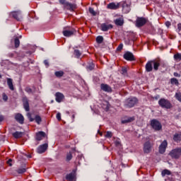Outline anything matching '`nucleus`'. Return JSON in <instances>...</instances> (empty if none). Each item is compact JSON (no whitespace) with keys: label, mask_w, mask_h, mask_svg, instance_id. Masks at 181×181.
Here are the masks:
<instances>
[{"label":"nucleus","mask_w":181,"mask_h":181,"mask_svg":"<svg viewBox=\"0 0 181 181\" xmlns=\"http://www.w3.org/2000/svg\"><path fill=\"white\" fill-rule=\"evenodd\" d=\"M158 105L161 108H166V110H170L173 107L170 101L165 98L160 99L158 100Z\"/></svg>","instance_id":"1"},{"label":"nucleus","mask_w":181,"mask_h":181,"mask_svg":"<svg viewBox=\"0 0 181 181\" xmlns=\"http://www.w3.org/2000/svg\"><path fill=\"white\" fill-rule=\"evenodd\" d=\"M138 104V99L136 98H129L124 101V107L127 108H132Z\"/></svg>","instance_id":"2"},{"label":"nucleus","mask_w":181,"mask_h":181,"mask_svg":"<svg viewBox=\"0 0 181 181\" xmlns=\"http://www.w3.org/2000/svg\"><path fill=\"white\" fill-rule=\"evenodd\" d=\"M18 163L21 165L20 168H17L14 173L16 175L23 174V156L22 155H18L17 157Z\"/></svg>","instance_id":"3"},{"label":"nucleus","mask_w":181,"mask_h":181,"mask_svg":"<svg viewBox=\"0 0 181 181\" xmlns=\"http://www.w3.org/2000/svg\"><path fill=\"white\" fill-rule=\"evenodd\" d=\"M120 6L122 8V12L124 13H129L131 11V2L128 1H123L119 2Z\"/></svg>","instance_id":"4"},{"label":"nucleus","mask_w":181,"mask_h":181,"mask_svg":"<svg viewBox=\"0 0 181 181\" xmlns=\"http://www.w3.org/2000/svg\"><path fill=\"white\" fill-rule=\"evenodd\" d=\"M168 155L172 159H179L181 157V148L173 149Z\"/></svg>","instance_id":"5"},{"label":"nucleus","mask_w":181,"mask_h":181,"mask_svg":"<svg viewBox=\"0 0 181 181\" xmlns=\"http://www.w3.org/2000/svg\"><path fill=\"white\" fill-rule=\"evenodd\" d=\"M76 33V29L71 27H64L62 33L65 37H70Z\"/></svg>","instance_id":"6"},{"label":"nucleus","mask_w":181,"mask_h":181,"mask_svg":"<svg viewBox=\"0 0 181 181\" xmlns=\"http://www.w3.org/2000/svg\"><path fill=\"white\" fill-rule=\"evenodd\" d=\"M151 127L154 131H160V129H162V124L156 119H153L151 121Z\"/></svg>","instance_id":"7"},{"label":"nucleus","mask_w":181,"mask_h":181,"mask_svg":"<svg viewBox=\"0 0 181 181\" xmlns=\"http://www.w3.org/2000/svg\"><path fill=\"white\" fill-rule=\"evenodd\" d=\"M152 148H153V143L150 141H147L144 143L143 151L144 153H151L152 152Z\"/></svg>","instance_id":"8"},{"label":"nucleus","mask_w":181,"mask_h":181,"mask_svg":"<svg viewBox=\"0 0 181 181\" xmlns=\"http://www.w3.org/2000/svg\"><path fill=\"white\" fill-rule=\"evenodd\" d=\"M146 22H148V19L144 17H138L136 21V26L137 28H142V26L146 24Z\"/></svg>","instance_id":"9"},{"label":"nucleus","mask_w":181,"mask_h":181,"mask_svg":"<svg viewBox=\"0 0 181 181\" xmlns=\"http://www.w3.org/2000/svg\"><path fill=\"white\" fill-rule=\"evenodd\" d=\"M11 46H14L16 49H18L19 46H21V41L19 40V38L18 36L14 35L12 39L11 40Z\"/></svg>","instance_id":"10"},{"label":"nucleus","mask_w":181,"mask_h":181,"mask_svg":"<svg viewBox=\"0 0 181 181\" xmlns=\"http://www.w3.org/2000/svg\"><path fill=\"white\" fill-rule=\"evenodd\" d=\"M168 148V141L164 140L158 147L159 153H165Z\"/></svg>","instance_id":"11"},{"label":"nucleus","mask_w":181,"mask_h":181,"mask_svg":"<svg viewBox=\"0 0 181 181\" xmlns=\"http://www.w3.org/2000/svg\"><path fill=\"white\" fill-rule=\"evenodd\" d=\"M123 57L125 60H127L128 62H135V57L134 56V54H132V52H125L123 55Z\"/></svg>","instance_id":"12"},{"label":"nucleus","mask_w":181,"mask_h":181,"mask_svg":"<svg viewBox=\"0 0 181 181\" xmlns=\"http://www.w3.org/2000/svg\"><path fill=\"white\" fill-rule=\"evenodd\" d=\"M64 8L68 11H70L71 12H73V11L75 9H77V6L75 4H71L68 1L65 4Z\"/></svg>","instance_id":"13"},{"label":"nucleus","mask_w":181,"mask_h":181,"mask_svg":"<svg viewBox=\"0 0 181 181\" xmlns=\"http://www.w3.org/2000/svg\"><path fill=\"white\" fill-rule=\"evenodd\" d=\"M47 148H49V145L47 144V143H45L38 146V148H37V153H45V152L47 151Z\"/></svg>","instance_id":"14"},{"label":"nucleus","mask_w":181,"mask_h":181,"mask_svg":"<svg viewBox=\"0 0 181 181\" xmlns=\"http://www.w3.org/2000/svg\"><path fill=\"white\" fill-rule=\"evenodd\" d=\"M120 4L119 3H115L112 2L107 5V9H111L113 11H117V9H119Z\"/></svg>","instance_id":"15"},{"label":"nucleus","mask_w":181,"mask_h":181,"mask_svg":"<svg viewBox=\"0 0 181 181\" xmlns=\"http://www.w3.org/2000/svg\"><path fill=\"white\" fill-rule=\"evenodd\" d=\"M153 65V69L155 71H158L159 70V66H160V59H156L153 60H151Z\"/></svg>","instance_id":"16"},{"label":"nucleus","mask_w":181,"mask_h":181,"mask_svg":"<svg viewBox=\"0 0 181 181\" xmlns=\"http://www.w3.org/2000/svg\"><path fill=\"white\" fill-rule=\"evenodd\" d=\"M23 108L25 111H26L27 112H29L30 111V106L29 105V100L26 97L23 98Z\"/></svg>","instance_id":"17"},{"label":"nucleus","mask_w":181,"mask_h":181,"mask_svg":"<svg viewBox=\"0 0 181 181\" xmlns=\"http://www.w3.org/2000/svg\"><path fill=\"white\" fill-rule=\"evenodd\" d=\"M45 138H47L46 133H45V132H39L36 133V141H42V139H45Z\"/></svg>","instance_id":"18"},{"label":"nucleus","mask_w":181,"mask_h":181,"mask_svg":"<svg viewBox=\"0 0 181 181\" xmlns=\"http://www.w3.org/2000/svg\"><path fill=\"white\" fill-rule=\"evenodd\" d=\"M24 49L28 50V51L25 52V54H28L30 56V54H32V53H33V51L35 50V46L30 45H27L24 47Z\"/></svg>","instance_id":"19"},{"label":"nucleus","mask_w":181,"mask_h":181,"mask_svg":"<svg viewBox=\"0 0 181 181\" xmlns=\"http://www.w3.org/2000/svg\"><path fill=\"white\" fill-rule=\"evenodd\" d=\"M100 88L103 91H105L106 93H112V88L109 85L102 83L100 85Z\"/></svg>","instance_id":"20"},{"label":"nucleus","mask_w":181,"mask_h":181,"mask_svg":"<svg viewBox=\"0 0 181 181\" xmlns=\"http://www.w3.org/2000/svg\"><path fill=\"white\" fill-rule=\"evenodd\" d=\"M101 30L103 32H107L110 30V29H112V25L108 23H102L100 25Z\"/></svg>","instance_id":"21"},{"label":"nucleus","mask_w":181,"mask_h":181,"mask_svg":"<svg viewBox=\"0 0 181 181\" xmlns=\"http://www.w3.org/2000/svg\"><path fill=\"white\" fill-rule=\"evenodd\" d=\"M11 15L16 21H21L22 19V13L21 11H14L11 13Z\"/></svg>","instance_id":"22"},{"label":"nucleus","mask_w":181,"mask_h":181,"mask_svg":"<svg viewBox=\"0 0 181 181\" xmlns=\"http://www.w3.org/2000/svg\"><path fill=\"white\" fill-rule=\"evenodd\" d=\"M55 100L57 101V103H62V101H63V98H64V95H63V93H60V92H57L55 94Z\"/></svg>","instance_id":"23"},{"label":"nucleus","mask_w":181,"mask_h":181,"mask_svg":"<svg viewBox=\"0 0 181 181\" xmlns=\"http://www.w3.org/2000/svg\"><path fill=\"white\" fill-rule=\"evenodd\" d=\"M135 121V117H127L122 120V124H129V122H134Z\"/></svg>","instance_id":"24"},{"label":"nucleus","mask_w":181,"mask_h":181,"mask_svg":"<svg viewBox=\"0 0 181 181\" xmlns=\"http://www.w3.org/2000/svg\"><path fill=\"white\" fill-rule=\"evenodd\" d=\"M152 60L151 61H148L146 64V71L148 73H150V71H152L153 70V66H152Z\"/></svg>","instance_id":"25"},{"label":"nucleus","mask_w":181,"mask_h":181,"mask_svg":"<svg viewBox=\"0 0 181 181\" xmlns=\"http://www.w3.org/2000/svg\"><path fill=\"white\" fill-rule=\"evenodd\" d=\"M25 91L28 94H35V93H36V87L33 86V88H31L30 87L27 86L25 88Z\"/></svg>","instance_id":"26"},{"label":"nucleus","mask_w":181,"mask_h":181,"mask_svg":"<svg viewBox=\"0 0 181 181\" xmlns=\"http://www.w3.org/2000/svg\"><path fill=\"white\" fill-rule=\"evenodd\" d=\"M15 119L20 124H23V115L21 113H18L15 116Z\"/></svg>","instance_id":"27"},{"label":"nucleus","mask_w":181,"mask_h":181,"mask_svg":"<svg viewBox=\"0 0 181 181\" xmlns=\"http://www.w3.org/2000/svg\"><path fill=\"white\" fill-rule=\"evenodd\" d=\"M12 136L16 139H19V138H22L23 136V132H16L12 133Z\"/></svg>","instance_id":"28"},{"label":"nucleus","mask_w":181,"mask_h":181,"mask_svg":"<svg viewBox=\"0 0 181 181\" xmlns=\"http://www.w3.org/2000/svg\"><path fill=\"white\" fill-rule=\"evenodd\" d=\"M173 141H175V142H180L181 141V132H177L174 134Z\"/></svg>","instance_id":"29"},{"label":"nucleus","mask_w":181,"mask_h":181,"mask_svg":"<svg viewBox=\"0 0 181 181\" xmlns=\"http://www.w3.org/2000/svg\"><path fill=\"white\" fill-rule=\"evenodd\" d=\"M115 23L117 25V26H122L124 25V18H119L115 20Z\"/></svg>","instance_id":"30"},{"label":"nucleus","mask_w":181,"mask_h":181,"mask_svg":"<svg viewBox=\"0 0 181 181\" xmlns=\"http://www.w3.org/2000/svg\"><path fill=\"white\" fill-rule=\"evenodd\" d=\"M7 85L8 88L11 90V91H13L15 90V88H13V83L12 78H7Z\"/></svg>","instance_id":"31"},{"label":"nucleus","mask_w":181,"mask_h":181,"mask_svg":"<svg viewBox=\"0 0 181 181\" xmlns=\"http://www.w3.org/2000/svg\"><path fill=\"white\" fill-rule=\"evenodd\" d=\"M75 177H76V175H74V173H71L66 175V180L74 181Z\"/></svg>","instance_id":"32"},{"label":"nucleus","mask_w":181,"mask_h":181,"mask_svg":"<svg viewBox=\"0 0 181 181\" xmlns=\"http://www.w3.org/2000/svg\"><path fill=\"white\" fill-rule=\"evenodd\" d=\"M161 175H162L163 177H165V176H166V175L170 176V175H172V173L170 172V170L165 169L161 172Z\"/></svg>","instance_id":"33"},{"label":"nucleus","mask_w":181,"mask_h":181,"mask_svg":"<svg viewBox=\"0 0 181 181\" xmlns=\"http://www.w3.org/2000/svg\"><path fill=\"white\" fill-rule=\"evenodd\" d=\"M94 67H95V64L92 62H89L86 66L87 70H89L90 71H91V70H94Z\"/></svg>","instance_id":"34"},{"label":"nucleus","mask_w":181,"mask_h":181,"mask_svg":"<svg viewBox=\"0 0 181 181\" xmlns=\"http://www.w3.org/2000/svg\"><path fill=\"white\" fill-rule=\"evenodd\" d=\"M174 59L175 62H179L181 61V54L180 53H176L174 54Z\"/></svg>","instance_id":"35"},{"label":"nucleus","mask_w":181,"mask_h":181,"mask_svg":"<svg viewBox=\"0 0 181 181\" xmlns=\"http://www.w3.org/2000/svg\"><path fill=\"white\" fill-rule=\"evenodd\" d=\"M54 75L58 78L63 77V76H64V72L63 71H58L54 73Z\"/></svg>","instance_id":"36"},{"label":"nucleus","mask_w":181,"mask_h":181,"mask_svg":"<svg viewBox=\"0 0 181 181\" xmlns=\"http://www.w3.org/2000/svg\"><path fill=\"white\" fill-rule=\"evenodd\" d=\"M170 83L173 85L175 84V86H179V81L175 78H172L170 79Z\"/></svg>","instance_id":"37"},{"label":"nucleus","mask_w":181,"mask_h":181,"mask_svg":"<svg viewBox=\"0 0 181 181\" xmlns=\"http://www.w3.org/2000/svg\"><path fill=\"white\" fill-rule=\"evenodd\" d=\"M96 42L99 45H101V43H103V42H104V37H103V36H98L96 37Z\"/></svg>","instance_id":"38"},{"label":"nucleus","mask_w":181,"mask_h":181,"mask_svg":"<svg viewBox=\"0 0 181 181\" xmlns=\"http://www.w3.org/2000/svg\"><path fill=\"white\" fill-rule=\"evenodd\" d=\"M74 54L76 56V57H77V59H79V57L81 56V52H80V50L78 49H75Z\"/></svg>","instance_id":"39"},{"label":"nucleus","mask_w":181,"mask_h":181,"mask_svg":"<svg viewBox=\"0 0 181 181\" xmlns=\"http://www.w3.org/2000/svg\"><path fill=\"white\" fill-rule=\"evenodd\" d=\"M175 98H176V100H177V101L181 103V93L180 92L176 93L175 95Z\"/></svg>","instance_id":"40"},{"label":"nucleus","mask_w":181,"mask_h":181,"mask_svg":"<svg viewBox=\"0 0 181 181\" xmlns=\"http://www.w3.org/2000/svg\"><path fill=\"white\" fill-rule=\"evenodd\" d=\"M71 159H73V154H71V152H69L66 154V160H71Z\"/></svg>","instance_id":"41"},{"label":"nucleus","mask_w":181,"mask_h":181,"mask_svg":"<svg viewBox=\"0 0 181 181\" xmlns=\"http://www.w3.org/2000/svg\"><path fill=\"white\" fill-rule=\"evenodd\" d=\"M35 122H37V124H40V122H42V117H40V116L39 115H36Z\"/></svg>","instance_id":"42"},{"label":"nucleus","mask_w":181,"mask_h":181,"mask_svg":"<svg viewBox=\"0 0 181 181\" xmlns=\"http://www.w3.org/2000/svg\"><path fill=\"white\" fill-rule=\"evenodd\" d=\"M89 12L90 13H91V15H93V16H95V15H97V13L95 12V11H94V8H89Z\"/></svg>","instance_id":"43"},{"label":"nucleus","mask_w":181,"mask_h":181,"mask_svg":"<svg viewBox=\"0 0 181 181\" xmlns=\"http://www.w3.org/2000/svg\"><path fill=\"white\" fill-rule=\"evenodd\" d=\"M105 136V138H112V132H107Z\"/></svg>","instance_id":"44"},{"label":"nucleus","mask_w":181,"mask_h":181,"mask_svg":"<svg viewBox=\"0 0 181 181\" xmlns=\"http://www.w3.org/2000/svg\"><path fill=\"white\" fill-rule=\"evenodd\" d=\"M27 117L28 119L30 121V122L34 121V119L32 118V115L30 112L27 113Z\"/></svg>","instance_id":"45"},{"label":"nucleus","mask_w":181,"mask_h":181,"mask_svg":"<svg viewBox=\"0 0 181 181\" xmlns=\"http://www.w3.org/2000/svg\"><path fill=\"white\" fill-rule=\"evenodd\" d=\"M2 98L4 101H8V95H6V93H4L2 94Z\"/></svg>","instance_id":"46"},{"label":"nucleus","mask_w":181,"mask_h":181,"mask_svg":"<svg viewBox=\"0 0 181 181\" xmlns=\"http://www.w3.org/2000/svg\"><path fill=\"white\" fill-rule=\"evenodd\" d=\"M115 146H119L121 145V142L119 141V139H117L115 141Z\"/></svg>","instance_id":"47"},{"label":"nucleus","mask_w":181,"mask_h":181,"mask_svg":"<svg viewBox=\"0 0 181 181\" xmlns=\"http://www.w3.org/2000/svg\"><path fill=\"white\" fill-rule=\"evenodd\" d=\"M122 47H124V45L120 44L117 48V52H121L122 50Z\"/></svg>","instance_id":"48"},{"label":"nucleus","mask_w":181,"mask_h":181,"mask_svg":"<svg viewBox=\"0 0 181 181\" xmlns=\"http://www.w3.org/2000/svg\"><path fill=\"white\" fill-rule=\"evenodd\" d=\"M57 119H58V121H62V114H60V112L57 114Z\"/></svg>","instance_id":"49"},{"label":"nucleus","mask_w":181,"mask_h":181,"mask_svg":"<svg viewBox=\"0 0 181 181\" xmlns=\"http://www.w3.org/2000/svg\"><path fill=\"white\" fill-rule=\"evenodd\" d=\"M59 2L61 4V5H64V6L68 1H66V0H59Z\"/></svg>","instance_id":"50"},{"label":"nucleus","mask_w":181,"mask_h":181,"mask_svg":"<svg viewBox=\"0 0 181 181\" xmlns=\"http://www.w3.org/2000/svg\"><path fill=\"white\" fill-rule=\"evenodd\" d=\"M13 160L11 158H9L8 160H7V165H8V166H12V163H13Z\"/></svg>","instance_id":"51"},{"label":"nucleus","mask_w":181,"mask_h":181,"mask_svg":"<svg viewBox=\"0 0 181 181\" xmlns=\"http://www.w3.org/2000/svg\"><path fill=\"white\" fill-rule=\"evenodd\" d=\"M172 25V23H170V21H166L165 22V26H167V28H170V26Z\"/></svg>","instance_id":"52"},{"label":"nucleus","mask_w":181,"mask_h":181,"mask_svg":"<svg viewBox=\"0 0 181 181\" xmlns=\"http://www.w3.org/2000/svg\"><path fill=\"white\" fill-rule=\"evenodd\" d=\"M177 32H180L181 31V23L177 24Z\"/></svg>","instance_id":"53"},{"label":"nucleus","mask_w":181,"mask_h":181,"mask_svg":"<svg viewBox=\"0 0 181 181\" xmlns=\"http://www.w3.org/2000/svg\"><path fill=\"white\" fill-rule=\"evenodd\" d=\"M4 119H5V117H4V115L0 114V122H2V121H4Z\"/></svg>","instance_id":"54"},{"label":"nucleus","mask_w":181,"mask_h":181,"mask_svg":"<svg viewBox=\"0 0 181 181\" xmlns=\"http://www.w3.org/2000/svg\"><path fill=\"white\" fill-rule=\"evenodd\" d=\"M44 64L46 66V67H48L49 66V61L45 60L44 61Z\"/></svg>","instance_id":"55"},{"label":"nucleus","mask_w":181,"mask_h":181,"mask_svg":"<svg viewBox=\"0 0 181 181\" xmlns=\"http://www.w3.org/2000/svg\"><path fill=\"white\" fill-rule=\"evenodd\" d=\"M174 76H175V77H180V75L179 74H177V72H175Z\"/></svg>","instance_id":"56"},{"label":"nucleus","mask_w":181,"mask_h":181,"mask_svg":"<svg viewBox=\"0 0 181 181\" xmlns=\"http://www.w3.org/2000/svg\"><path fill=\"white\" fill-rule=\"evenodd\" d=\"M122 73H127V68H122Z\"/></svg>","instance_id":"57"},{"label":"nucleus","mask_w":181,"mask_h":181,"mask_svg":"<svg viewBox=\"0 0 181 181\" xmlns=\"http://www.w3.org/2000/svg\"><path fill=\"white\" fill-rule=\"evenodd\" d=\"M1 141H2V136H0V145Z\"/></svg>","instance_id":"58"},{"label":"nucleus","mask_w":181,"mask_h":181,"mask_svg":"<svg viewBox=\"0 0 181 181\" xmlns=\"http://www.w3.org/2000/svg\"><path fill=\"white\" fill-rule=\"evenodd\" d=\"M109 109H110V107H108V105H107V107H106V111H108Z\"/></svg>","instance_id":"59"},{"label":"nucleus","mask_w":181,"mask_h":181,"mask_svg":"<svg viewBox=\"0 0 181 181\" xmlns=\"http://www.w3.org/2000/svg\"><path fill=\"white\" fill-rule=\"evenodd\" d=\"M75 117H76V115H72V118H73V119H74Z\"/></svg>","instance_id":"60"},{"label":"nucleus","mask_w":181,"mask_h":181,"mask_svg":"<svg viewBox=\"0 0 181 181\" xmlns=\"http://www.w3.org/2000/svg\"><path fill=\"white\" fill-rule=\"evenodd\" d=\"M26 172V169L23 168V173Z\"/></svg>","instance_id":"61"},{"label":"nucleus","mask_w":181,"mask_h":181,"mask_svg":"<svg viewBox=\"0 0 181 181\" xmlns=\"http://www.w3.org/2000/svg\"><path fill=\"white\" fill-rule=\"evenodd\" d=\"M28 158H32V156H28Z\"/></svg>","instance_id":"62"},{"label":"nucleus","mask_w":181,"mask_h":181,"mask_svg":"<svg viewBox=\"0 0 181 181\" xmlns=\"http://www.w3.org/2000/svg\"><path fill=\"white\" fill-rule=\"evenodd\" d=\"M0 78H2V76L0 74Z\"/></svg>","instance_id":"63"}]
</instances>
